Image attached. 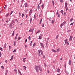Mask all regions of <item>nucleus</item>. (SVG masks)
<instances>
[{"instance_id": "obj_1", "label": "nucleus", "mask_w": 75, "mask_h": 75, "mask_svg": "<svg viewBox=\"0 0 75 75\" xmlns=\"http://www.w3.org/2000/svg\"><path fill=\"white\" fill-rule=\"evenodd\" d=\"M38 52L39 53V56H41V54H40V52H41L42 55V54H43V53L42 52V50H40V51L38 50Z\"/></svg>"}, {"instance_id": "obj_2", "label": "nucleus", "mask_w": 75, "mask_h": 75, "mask_svg": "<svg viewBox=\"0 0 75 75\" xmlns=\"http://www.w3.org/2000/svg\"><path fill=\"white\" fill-rule=\"evenodd\" d=\"M35 69L36 70V72H39V70H38V66H36L35 68Z\"/></svg>"}, {"instance_id": "obj_3", "label": "nucleus", "mask_w": 75, "mask_h": 75, "mask_svg": "<svg viewBox=\"0 0 75 75\" xmlns=\"http://www.w3.org/2000/svg\"><path fill=\"white\" fill-rule=\"evenodd\" d=\"M34 31V29H30L29 33H31V32H32L31 34H33V31Z\"/></svg>"}, {"instance_id": "obj_4", "label": "nucleus", "mask_w": 75, "mask_h": 75, "mask_svg": "<svg viewBox=\"0 0 75 75\" xmlns=\"http://www.w3.org/2000/svg\"><path fill=\"white\" fill-rule=\"evenodd\" d=\"M65 42L66 44H67V45H69L68 42V39H67L65 40Z\"/></svg>"}, {"instance_id": "obj_5", "label": "nucleus", "mask_w": 75, "mask_h": 75, "mask_svg": "<svg viewBox=\"0 0 75 75\" xmlns=\"http://www.w3.org/2000/svg\"><path fill=\"white\" fill-rule=\"evenodd\" d=\"M38 67L40 71H42V68H41V66L40 65H39Z\"/></svg>"}, {"instance_id": "obj_6", "label": "nucleus", "mask_w": 75, "mask_h": 75, "mask_svg": "<svg viewBox=\"0 0 75 75\" xmlns=\"http://www.w3.org/2000/svg\"><path fill=\"white\" fill-rule=\"evenodd\" d=\"M32 12H33V10L32 9L30 10V12H29V16H30L31 15V13H32Z\"/></svg>"}, {"instance_id": "obj_7", "label": "nucleus", "mask_w": 75, "mask_h": 75, "mask_svg": "<svg viewBox=\"0 0 75 75\" xmlns=\"http://www.w3.org/2000/svg\"><path fill=\"white\" fill-rule=\"evenodd\" d=\"M66 22H64L62 24H61V28H62V26L64 25L65 24Z\"/></svg>"}, {"instance_id": "obj_8", "label": "nucleus", "mask_w": 75, "mask_h": 75, "mask_svg": "<svg viewBox=\"0 0 75 75\" xmlns=\"http://www.w3.org/2000/svg\"><path fill=\"white\" fill-rule=\"evenodd\" d=\"M61 50L60 48L57 49V52H59Z\"/></svg>"}, {"instance_id": "obj_9", "label": "nucleus", "mask_w": 75, "mask_h": 75, "mask_svg": "<svg viewBox=\"0 0 75 75\" xmlns=\"http://www.w3.org/2000/svg\"><path fill=\"white\" fill-rule=\"evenodd\" d=\"M72 39V36H71L69 38V41H71Z\"/></svg>"}, {"instance_id": "obj_10", "label": "nucleus", "mask_w": 75, "mask_h": 75, "mask_svg": "<svg viewBox=\"0 0 75 75\" xmlns=\"http://www.w3.org/2000/svg\"><path fill=\"white\" fill-rule=\"evenodd\" d=\"M71 60H70L69 62V65H71Z\"/></svg>"}, {"instance_id": "obj_11", "label": "nucleus", "mask_w": 75, "mask_h": 75, "mask_svg": "<svg viewBox=\"0 0 75 75\" xmlns=\"http://www.w3.org/2000/svg\"><path fill=\"white\" fill-rule=\"evenodd\" d=\"M17 42H16V41H15L14 42V43H13V45H14V46H16V43Z\"/></svg>"}, {"instance_id": "obj_12", "label": "nucleus", "mask_w": 75, "mask_h": 75, "mask_svg": "<svg viewBox=\"0 0 75 75\" xmlns=\"http://www.w3.org/2000/svg\"><path fill=\"white\" fill-rule=\"evenodd\" d=\"M27 58H23V62H25V59H26Z\"/></svg>"}, {"instance_id": "obj_13", "label": "nucleus", "mask_w": 75, "mask_h": 75, "mask_svg": "<svg viewBox=\"0 0 75 75\" xmlns=\"http://www.w3.org/2000/svg\"><path fill=\"white\" fill-rule=\"evenodd\" d=\"M67 5H68V4L67 3H66L65 5V8H67Z\"/></svg>"}, {"instance_id": "obj_14", "label": "nucleus", "mask_w": 75, "mask_h": 75, "mask_svg": "<svg viewBox=\"0 0 75 75\" xmlns=\"http://www.w3.org/2000/svg\"><path fill=\"white\" fill-rule=\"evenodd\" d=\"M13 58H14V57L13 56H11V58L10 59L11 61H12L13 60Z\"/></svg>"}, {"instance_id": "obj_15", "label": "nucleus", "mask_w": 75, "mask_h": 75, "mask_svg": "<svg viewBox=\"0 0 75 75\" xmlns=\"http://www.w3.org/2000/svg\"><path fill=\"white\" fill-rule=\"evenodd\" d=\"M52 50L54 52H57V51L53 49H52Z\"/></svg>"}, {"instance_id": "obj_16", "label": "nucleus", "mask_w": 75, "mask_h": 75, "mask_svg": "<svg viewBox=\"0 0 75 75\" xmlns=\"http://www.w3.org/2000/svg\"><path fill=\"white\" fill-rule=\"evenodd\" d=\"M60 69H57V72H60Z\"/></svg>"}, {"instance_id": "obj_17", "label": "nucleus", "mask_w": 75, "mask_h": 75, "mask_svg": "<svg viewBox=\"0 0 75 75\" xmlns=\"http://www.w3.org/2000/svg\"><path fill=\"white\" fill-rule=\"evenodd\" d=\"M8 73V70H6L5 75H7Z\"/></svg>"}, {"instance_id": "obj_18", "label": "nucleus", "mask_w": 75, "mask_h": 75, "mask_svg": "<svg viewBox=\"0 0 75 75\" xmlns=\"http://www.w3.org/2000/svg\"><path fill=\"white\" fill-rule=\"evenodd\" d=\"M73 18H72L70 19V21L71 22L73 20Z\"/></svg>"}, {"instance_id": "obj_19", "label": "nucleus", "mask_w": 75, "mask_h": 75, "mask_svg": "<svg viewBox=\"0 0 75 75\" xmlns=\"http://www.w3.org/2000/svg\"><path fill=\"white\" fill-rule=\"evenodd\" d=\"M61 13H62V15H63V11L62 10L61 11Z\"/></svg>"}, {"instance_id": "obj_20", "label": "nucleus", "mask_w": 75, "mask_h": 75, "mask_svg": "<svg viewBox=\"0 0 75 75\" xmlns=\"http://www.w3.org/2000/svg\"><path fill=\"white\" fill-rule=\"evenodd\" d=\"M40 44L42 47H44V45H43V44H42V43H41Z\"/></svg>"}, {"instance_id": "obj_21", "label": "nucleus", "mask_w": 75, "mask_h": 75, "mask_svg": "<svg viewBox=\"0 0 75 75\" xmlns=\"http://www.w3.org/2000/svg\"><path fill=\"white\" fill-rule=\"evenodd\" d=\"M15 23V21L14 20H13L12 21V23Z\"/></svg>"}, {"instance_id": "obj_22", "label": "nucleus", "mask_w": 75, "mask_h": 75, "mask_svg": "<svg viewBox=\"0 0 75 75\" xmlns=\"http://www.w3.org/2000/svg\"><path fill=\"white\" fill-rule=\"evenodd\" d=\"M41 38H42L41 36H39V40H41Z\"/></svg>"}, {"instance_id": "obj_23", "label": "nucleus", "mask_w": 75, "mask_h": 75, "mask_svg": "<svg viewBox=\"0 0 75 75\" xmlns=\"http://www.w3.org/2000/svg\"><path fill=\"white\" fill-rule=\"evenodd\" d=\"M7 45V44L5 43L4 46V48H6V45Z\"/></svg>"}, {"instance_id": "obj_24", "label": "nucleus", "mask_w": 75, "mask_h": 75, "mask_svg": "<svg viewBox=\"0 0 75 75\" xmlns=\"http://www.w3.org/2000/svg\"><path fill=\"white\" fill-rule=\"evenodd\" d=\"M38 10H39V9H40V6L38 5Z\"/></svg>"}, {"instance_id": "obj_25", "label": "nucleus", "mask_w": 75, "mask_h": 75, "mask_svg": "<svg viewBox=\"0 0 75 75\" xmlns=\"http://www.w3.org/2000/svg\"><path fill=\"white\" fill-rule=\"evenodd\" d=\"M28 39L29 41H30V40H31V37L30 36H29L28 37Z\"/></svg>"}, {"instance_id": "obj_26", "label": "nucleus", "mask_w": 75, "mask_h": 75, "mask_svg": "<svg viewBox=\"0 0 75 75\" xmlns=\"http://www.w3.org/2000/svg\"><path fill=\"white\" fill-rule=\"evenodd\" d=\"M14 31H13V34H12V36H14Z\"/></svg>"}, {"instance_id": "obj_27", "label": "nucleus", "mask_w": 75, "mask_h": 75, "mask_svg": "<svg viewBox=\"0 0 75 75\" xmlns=\"http://www.w3.org/2000/svg\"><path fill=\"white\" fill-rule=\"evenodd\" d=\"M23 67L24 69H25V70H26V67H25V66H23Z\"/></svg>"}, {"instance_id": "obj_28", "label": "nucleus", "mask_w": 75, "mask_h": 75, "mask_svg": "<svg viewBox=\"0 0 75 75\" xmlns=\"http://www.w3.org/2000/svg\"><path fill=\"white\" fill-rule=\"evenodd\" d=\"M42 19H41L40 21V24H41V22L42 21Z\"/></svg>"}, {"instance_id": "obj_29", "label": "nucleus", "mask_w": 75, "mask_h": 75, "mask_svg": "<svg viewBox=\"0 0 75 75\" xmlns=\"http://www.w3.org/2000/svg\"><path fill=\"white\" fill-rule=\"evenodd\" d=\"M30 23H31V21H32V18H30Z\"/></svg>"}, {"instance_id": "obj_30", "label": "nucleus", "mask_w": 75, "mask_h": 75, "mask_svg": "<svg viewBox=\"0 0 75 75\" xmlns=\"http://www.w3.org/2000/svg\"><path fill=\"white\" fill-rule=\"evenodd\" d=\"M44 4L42 5V9H43V8H44Z\"/></svg>"}, {"instance_id": "obj_31", "label": "nucleus", "mask_w": 75, "mask_h": 75, "mask_svg": "<svg viewBox=\"0 0 75 75\" xmlns=\"http://www.w3.org/2000/svg\"><path fill=\"white\" fill-rule=\"evenodd\" d=\"M25 7H27V4H25Z\"/></svg>"}, {"instance_id": "obj_32", "label": "nucleus", "mask_w": 75, "mask_h": 75, "mask_svg": "<svg viewBox=\"0 0 75 75\" xmlns=\"http://www.w3.org/2000/svg\"><path fill=\"white\" fill-rule=\"evenodd\" d=\"M59 37V35H57L56 37V39H57Z\"/></svg>"}, {"instance_id": "obj_33", "label": "nucleus", "mask_w": 75, "mask_h": 75, "mask_svg": "<svg viewBox=\"0 0 75 75\" xmlns=\"http://www.w3.org/2000/svg\"><path fill=\"white\" fill-rule=\"evenodd\" d=\"M40 31H41L40 30H38V32L36 33V34H38V33H40Z\"/></svg>"}, {"instance_id": "obj_34", "label": "nucleus", "mask_w": 75, "mask_h": 75, "mask_svg": "<svg viewBox=\"0 0 75 75\" xmlns=\"http://www.w3.org/2000/svg\"><path fill=\"white\" fill-rule=\"evenodd\" d=\"M11 46H9V50H10V49H11Z\"/></svg>"}, {"instance_id": "obj_35", "label": "nucleus", "mask_w": 75, "mask_h": 75, "mask_svg": "<svg viewBox=\"0 0 75 75\" xmlns=\"http://www.w3.org/2000/svg\"><path fill=\"white\" fill-rule=\"evenodd\" d=\"M62 3L63 2V0H59Z\"/></svg>"}, {"instance_id": "obj_36", "label": "nucleus", "mask_w": 75, "mask_h": 75, "mask_svg": "<svg viewBox=\"0 0 75 75\" xmlns=\"http://www.w3.org/2000/svg\"><path fill=\"white\" fill-rule=\"evenodd\" d=\"M1 57V53L0 51V57Z\"/></svg>"}, {"instance_id": "obj_37", "label": "nucleus", "mask_w": 75, "mask_h": 75, "mask_svg": "<svg viewBox=\"0 0 75 75\" xmlns=\"http://www.w3.org/2000/svg\"><path fill=\"white\" fill-rule=\"evenodd\" d=\"M54 21L53 20H52V23H54Z\"/></svg>"}, {"instance_id": "obj_38", "label": "nucleus", "mask_w": 75, "mask_h": 75, "mask_svg": "<svg viewBox=\"0 0 75 75\" xmlns=\"http://www.w3.org/2000/svg\"><path fill=\"white\" fill-rule=\"evenodd\" d=\"M9 26L11 27L12 26V23H10Z\"/></svg>"}, {"instance_id": "obj_39", "label": "nucleus", "mask_w": 75, "mask_h": 75, "mask_svg": "<svg viewBox=\"0 0 75 75\" xmlns=\"http://www.w3.org/2000/svg\"><path fill=\"white\" fill-rule=\"evenodd\" d=\"M0 49L1 51H3V48L1 47H0Z\"/></svg>"}, {"instance_id": "obj_40", "label": "nucleus", "mask_w": 75, "mask_h": 75, "mask_svg": "<svg viewBox=\"0 0 75 75\" xmlns=\"http://www.w3.org/2000/svg\"><path fill=\"white\" fill-rule=\"evenodd\" d=\"M66 8V11H67V10H68V8Z\"/></svg>"}, {"instance_id": "obj_41", "label": "nucleus", "mask_w": 75, "mask_h": 75, "mask_svg": "<svg viewBox=\"0 0 75 75\" xmlns=\"http://www.w3.org/2000/svg\"><path fill=\"white\" fill-rule=\"evenodd\" d=\"M52 3L53 4V5L54 6V2L53 1H52Z\"/></svg>"}, {"instance_id": "obj_42", "label": "nucleus", "mask_w": 75, "mask_h": 75, "mask_svg": "<svg viewBox=\"0 0 75 75\" xmlns=\"http://www.w3.org/2000/svg\"><path fill=\"white\" fill-rule=\"evenodd\" d=\"M16 50L15 49L13 51V52H16Z\"/></svg>"}, {"instance_id": "obj_43", "label": "nucleus", "mask_w": 75, "mask_h": 75, "mask_svg": "<svg viewBox=\"0 0 75 75\" xmlns=\"http://www.w3.org/2000/svg\"><path fill=\"white\" fill-rule=\"evenodd\" d=\"M27 39H25V43L27 42Z\"/></svg>"}, {"instance_id": "obj_44", "label": "nucleus", "mask_w": 75, "mask_h": 75, "mask_svg": "<svg viewBox=\"0 0 75 75\" xmlns=\"http://www.w3.org/2000/svg\"><path fill=\"white\" fill-rule=\"evenodd\" d=\"M1 68H2V69H4V67H3V66H2L1 67Z\"/></svg>"}, {"instance_id": "obj_45", "label": "nucleus", "mask_w": 75, "mask_h": 75, "mask_svg": "<svg viewBox=\"0 0 75 75\" xmlns=\"http://www.w3.org/2000/svg\"><path fill=\"white\" fill-rule=\"evenodd\" d=\"M74 24V23H71L70 25H73Z\"/></svg>"}, {"instance_id": "obj_46", "label": "nucleus", "mask_w": 75, "mask_h": 75, "mask_svg": "<svg viewBox=\"0 0 75 75\" xmlns=\"http://www.w3.org/2000/svg\"><path fill=\"white\" fill-rule=\"evenodd\" d=\"M22 17H24V13H23L22 14Z\"/></svg>"}, {"instance_id": "obj_47", "label": "nucleus", "mask_w": 75, "mask_h": 75, "mask_svg": "<svg viewBox=\"0 0 75 75\" xmlns=\"http://www.w3.org/2000/svg\"><path fill=\"white\" fill-rule=\"evenodd\" d=\"M40 4H41V3L42 2V0H40Z\"/></svg>"}, {"instance_id": "obj_48", "label": "nucleus", "mask_w": 75, "mask_h": 75, "mask_svg": "<svg viewBox=\"0 0 75 75\" xmlns=\"http://www.w3.org/2000/svg\"><path fill=\"white\" fill-rule=\"evenodd\" d=\"M17 38V37L16 36V37L15 38V40H16Z\"/></svg>"}, {"instance_id": "obj_49", "label": "nucleus", "mask_w": 75, "mask_h": 75, "mask_svg": "<svg viewBox=\"0 0 75 75\" xmlns=\"http://www.w3.org/2000/svg\"><path fill=\"white\" fill-rule=\"evenodd\" d=\"M13 12V11H11V13L10 15H11V14H12Z\"/></svg>"}, {"instance_id": "obj_50", "label": "nucleus", "mask_w": 75, "mask_h": 75, "mask_svg": "<svg viewBox=\"0 0 75 75\" xmlns=\"http://www.w3.org/2000/svg\"><path fill=\"white\" fill-rule=\"evenodd\" d=\"M5 62H6V64H7V60H6Z\"/></svg>"}, {"instance_id": "obj_51", "label": "nucleus", "mask_w": 75, "mask_h": 75, "mask_svg": "<svg viewBox=\"0 0 75 75\" xmlns=\"http://www.w3.org/2000/svg\"><path fill=\"white\" fill-rule=\"evenodd\" d=\"M42 27H44V25L43 23L42 24Z\"/></svg>"}, {"instance_id": "obj_52", "label": "nucleus", "mask_w": 75, "mask_h": 75, "mask_svg": "<svg viewBox=\"0 0 75 75\" xmlns=\"http://www.w3.org/2000/svg\"><path fill=\"white\" fill-rule=\"evenodd\" d=\"M27 17H28V15H27V14H26V18H27Z\"/></svg>"}, {"instance_id": "obj_53", "label": "nucleus", "mask_w": 75, "mask_h": 75, "mask_svg": "<svg viewBox=\"0 0 75 75\" xmlns=\"http://www.w3.org/2000/svg\"><path fill=\"white\" fill-rule=\"evenodd\" d=\"M60 15L59 14H58V17H60Z\"/></svg>"}, {"instance_id": "obj_54", "label": "nucleus", "mask_w": 75, "mask_h": 75, "mask_svg": "<svg viewBox=\"0 0 75 75\" xmlns=\"http://www.w3.org/2000/svg\"><path fill=\"white\" fill-rule=\"evenodd\" d=\"M18 40H20V37L18 38Z\"/></svg>"}, {"instance_id": "obj_55", "label": "nucleus", "mask_w": 75, "mask_h": 75, "mask_svg": "<svg viewBox=\"0 0 75 75\" xmlns=\"http://www.w3.org/2000/svg\"><path fill=\"white\" fill-rule=\"evenodd\" d=\"M14 71H15V72H16L17 71V70L16 69H14Z\"/></svg>"}, {"instance_id": "obj_56", "label": "nucleus", "mask_w": 75, "mask_h": 75, "mask_svg": "<svg viewBox=\"0 0 75 75\" xmlns=\"http://www.w3.org/2000/svg\"><path fill=\"white\" fill-rule=\"evenodd\" d=\"M9 15V14H8L6 15V17H7V16H8V15Z\"/></svg>"}, {"instance_id": "obj_57", "label": "nucleus", "mask_w": 75, "mask_h": 75, "mask_svg": "<svg viewBox=\"0 0 75 75\" xmlns=\"http://www.w3.org/2000/svg\"><path fill=\"white\" fill-rule=\"evenodd\" d=\"M19 15L20 16H21V13H19Z\"/></svg>"}, {"instance_id": "obj_58", "label": "nucleus", "mask_w": 75, "mask_h": 75, "mask_svg": "<svg viewBox=\"0 0 75 75\" xmlns=\"http://www.w3.org/2000/svg\"><path fill=\"white\" fill-rule=\"evenodd\" d=\"M18 36V33H17L16 35V37H17Z\"/></svg>"}, {"instance_id": "obj_59", "label": "nucleus", "mask_w": 75, "mask_h": 75, "mask_svg": "<svg viewBox=\"0 0 75 75\" xmlns=\"http://www.w3.org/2000/svg\"><path fill=\"white\" fill-rule=\"evenodd\" d=\"M25 48H27V45H25Z\"/></svg>"}, {"instance_id": "obj_60", "label": "nucleus", "mask_w": 75, "mask_h": 75, "mask_svg": "<svg viewBox=\"0 0 75 75\" xmlns=\"http://www.w3.org/2000/svg\"><path fill=\"white\" fill-rule=\"evenodd\" d=\"M19 74H20V75H22V74H21V72L19 73Z\"/></svg>"}, {"instance_id": "obj_61", "label": "nucleus", "mask_w": 75, "mask_h": 75, "mask_svg": "<svg viewBox=\"0 0 75 75\" xmlns=\"http://www.w3.org/2000/svg\"><path fill=\"white\" fill-rule=\"evenodd\" d=\"M35 43H34L33 45V46H35Z\"/></svg>"}, {"instance_id": "obj_62", "label": "nucleus", "mask_w": 75, "mask_h": 75, "mask_svg": "<svg viewBox=\"0 0 75 75\" xmlns=\"http://www.w3.org/2000/svg\"><path fill=\"white\" fill-rule=\"evenodd\" d=\"M25 11H26V12H27V11H28V9L26 10Z\"/></svg>"}, {"instance_id": "obj_63", "label": "nucleus", "mask_w": 75, "mask_h": 75, "mask_svg": "<svg viewBox=\"0 0 75 75\" xmlns=\"http://www.w3.org/2000/svg\"><path fill=\"white\" fill-rule=\"evenodd\" d=\"M34 18H36V16H34Z\"/></svg>"}, {"instance_id": "obj_64", "label": "nucleus", "mask_w": 75, "mask_h": 75, "mask_svg": "<svg viewBox=\"0 0 75 75\" xmlns=\"http://www.w3.org/2000/svg\"><path fill=\"white\" fill-rule=\"evenodd\" d=\"M47 72L48 73V74H49V73H50V71H47Z\"/></svg>"}]
</instances>
